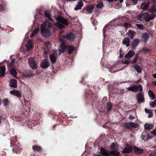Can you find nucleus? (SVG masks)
I'll return each instance as SVG.
<instances>
[{
    "instance_id": "nucleus-1",
    "label": "nucleus",
    "mask_w": 156,
    "mask_h": 156,
    "mask_svg": "<svg viewBox=\"0 0 156 156\" xmlns=\"http://www.w3.org/2000/svg\"><path fill=\"white\" fill-rule=\"evenodd\" d=\"M112 151H110L106 150L103 147H101L100 149V151L101 154L105 156H110L111 155H117V147L115 143H112L110 145Z\"/></svg>"
},
{
    "instance_id": "nucleus-2",
    "label": "nucleus",
    "mask_w": 156,
    "mask_h": 156,
    "mask_svg": "<svg viewBox=\"0 0 156 156\" xmlns=\"http://www.w3.org/2000/svg\"><path fill=\"white\" fill-rule=\"evenodd\" d=\"M51 27V24L48 22H45L41 24V32L43 36L46 37L50 35Z\"/></svg>"
},
{
    "instance_id": "nucleus-3",
    "label": "nucleus",
    "mask_w": 156,
    "mask_h": 156,
    "mask_svg": "<svg viewBox=\"0 0 156 156\" xmlns=\"http://www.w3.org/2000/svg\"><path fill=\"white\" fill-rule=\"evenodd\" d=\"M155 17L154 14L149 15L147 13L144 12L140 14L137 16V19L140 21L145 20L146 21H149L153 19Z\"/></svg>"
},
{
    "instance_id": "nucleus-4",
    "label": "nucleus",
    "mask_w": 156,
    "mask_h": 156,
    "mask_svg": "<svg viewBox=\"0 0 156 156\" xmlns=\"http://www.w3.org/2000/svg\"><path fill=\"white\" fill-rule=\"evenodd\" d=\"M58 21L55 23V25L60 29L63 28L64 25H67L68 22L67 20L61 16H58L57 18Z\"/></svg>"
},
{
    "instance_id": "nucleus-5",
    "label": "nucleus",
    "mask_w": 156,
    "mask_h": 156,
    "mask_svg": "<svg viewBox=\"0 0 156 156\" xmlns=\"http://www.w3.org/2000/svg\"><path fill=\"white\" fill-rule=\"evenodd\" d=\"M66 49H68V51L69 54L71 53L74 50L72 46H69L66 47L64 42L62 41L60 46V49H59V54L61 52H64Z\"/></svg>"
},
{
    "instance_id": "nucleus-6",
    "label": "nucleus",
    "mask_w": 156,
    "mask_h": 156,
    "mask_svg": "<svg viewBox=\"0 0 156 156\" xmlns=\"http://www.w3.org/2000/svg\"><path fill=\"white\" fill-rule=\"evenodd\" d=\"M127 89L133 92H136L138 90H139L140 93H142L143 90L141 84L137 85L134 84L128 87Z\"/></svg>"
},
{
    "instance_id": "nucleus-7",
    "label": "nucleus",
    "mask_w": 156,
    "mask_h": 156,
    "mask_svg": "<svg viewBox=\"0 0 156 156\" xmlns=\"http://www.w3.org/2000/svg\"><path fill=\"white\" fill-rule=\"evenodd\" d=\"M124 126L127 129L139 128V125L138 123H135L133 122H129L124 123Z\"/></svg>"
},
{
    "instance_id": "nucleus-8",
    "label": "nucleus",
    "mask_w": 156,
    "mask_h": 156,
    "mask_svg": "<svg viewBox=\"0 0 156 156\" xmlns=\"http://www.w3.org/2000/svg\"><path fill=\"white\" fill-rule=\"evenodd\" d=\"M29 64L31 68L34 69L37 68V65L34 57H30L28 59Z\"/></svg>"
},
{
    "instance_id": "nucleus-9",
    "label": "nucleus",
    "mask_w": 156,
    "mask_h": 156,
    "mask_svg": "<svg viewBox=\"0 0 156 156\" xmlns=\"http://www.w3.org/2000/svg\"><path fill=\"white\" fill-rule=\"evenodd\" d=\"M58 51L57 50H55L53 51L52 53L51 54L50 56V58L51 61L53 63H55L57 58L58 55Z\"/></svg>"
},
{
    "instance_id": "nucleus-10",
    "label": "nucleus",
    "mask_w": 156,
    "mask_h": 156,
    "mask_svg": "<svg viewBox=\"0 0 156 156\" xmlns=\"http://www.w3.org/2000/svg\"><path fill=\"white\" fill-rule=\"evenodd\" d=\"M112 26L110 24L106 25L103 30V34L104 36L105 35H108L110 32H112Z\"/></svg>"
},
{
    "instance_id": "nucleus-11",
    "label": "nucleus",
    "mask_w": 156,
    "mask_h": 156,
    "mask_svg": "<svg viewBox=\"0 0 156 156\" xmlns=\"http://www.w3.org/2000/svg\"><path fill=\"white\" fill-rule=\"evenodd\" d=\"M141 138L143 140L145 141L147 140L150 138L148 132L147 131L143 132L141 135Z\"/></svg>"
},
{
    "instance_id": "nucleus-12",
    "label": "nucleus",
    "mask_w": 156,
    "mask_h": 156,
    "mask_svg": "<svg viewBox=\"0 0 156 156\" xmlns=\"http://www.w3.org/2000/svg\"><path fill=\"white\" fill-rule=\"evenodd\" d=\"M50 63L48 60L46 59H44L41 64V66L44 69H46L50 66Z\"/></svg>"
},
{
    "instance_id": "nucleus-13",
    "label": "nucleus",
    "mask_w": 156,
    "mask_h": 156,
    "mask_svg": "<svg viewBox=\"0 0 156 156\" xmlns=\"http://www.w3.org/2000/svg\"><path fill=\"white\" fill-rule=\"evenodd\" d=\"M138 103L143 102L144 101V94L140 92L136 97Z\"/></svg>"
},
{
    "instance_id": "nucleus-14",
    "label": "nucleus",
    "mask_w": 156,
    "mask_h": 156,
    "mask_svg": "<svg viewBox=\"0 0 156 156\" xmlns=\"http://www.w3.org/2000/svg\"><path fill=\"white\" fill-rule=\"evenodd\" d=\"M74 35L72 34H68L67 35L62 36V38L66 39L69 41H72L74 38Z\"/></svg>"
},
{
    "instance_id": "nucleus-15",
    "label": "nucleus",
    "mask_w": 156,
    "mask_h": 156,
    "mask_svg": "<svg viewBox=\"0 0 156 156\" xmlns=\"http://www.w3.org/2000/svg\"><path fill=\"white\" fill-rule=\"evenodd\" d=\"M133 150V148L131 146L127 145L122 151L124 153H127L131 152Z\"/></svg>"
},
{
    "instance_id": "nucleus-16",
    "label": "nucleus",
    "mask_w": 156,
    "mask_h": 156,
    "mask_svg": "<svg viewBox=\"0 0 156 156\" xmlns=\"http://www.w3.org/2000/svg\"><path fill=\"white\" fill-rule=\"evenodd\" d=\"M135 54V52L133 50L129 51L125 56V58H130L133 57Z\"/></svg>"
},
{
    "instance_id": "nucleus-17",
    "label": "nucleus",
    "mask_w": 156,
    "mask_h": 156,
    "mask_svg": "<svg viewBox=\"0 0 156 156\" xmlns=\"http://www.w3.org/2000/svg\"><path fill=\"white\" fill-rule=\"evenodd\" d=\"M17 81L15 79H12L10 81L9 85L11 87L16 88L17 87Z\"/></svg>"
},
{
    "instance_id": "nucleus-18",
    "label": "nucleus",
    "mask_w": 156,
    "mask_h": 156,
    "mask_svg": "<svg viewBox=\"0 0 156 156\" xmlns=\"http://www.w3.org/2000/svg\"><path fill=\"white\" fill-rule=\"evenodd\" d=\"M10 93L11 94L15 95L18 98L21 96V94L20 91L16 90L11 91Z\"/></svg>"
},
{
    "instance_id": "nucleus-19",
    "label": "nucleus",
    "mask_w": 156,
    "mask_h": 156,
    "mask_svg": "<svg viewBox=\"0 0 156 156\" xmlns=\"http://www.w3.org/2000/svg\"><path fill=\"white\" fill-rule=\"evenodd\" d=\"M140 43V41L137 39H134L131 43V46L133 48H135Z\"/></svg>"
},
{
    "instance_id": "nucleus-20",
    "label": "nucleus",
    "mask_w": 156,
    "mask_h": 156,
    "mask_svg": "<svg viewBox=\"0 0 156 156\" xmlns=\"http://www.w3.org/2000/svg\"><path fill=\"white\" fill-rule=\"evenodd\" d=\"M8 68L10 72V74L12 75L14 77H16L17 73L15 69L14 68H10V67H8Z\"/></svg>"
},
{
    "instance_id": "nucleus-21",
    "label": "nucleus",
    "mask_w": 156,
    "mask_h": 156,
    "mask_svg": "<svg viewBox=\"0 0 156 156\" xmlns=\"http://www.w3.org/2000/svg\"><path fill=\"white\" fill-rule=\"evenodd\" d=\"M26 46L27 50H30L32 47V41L29 40Z\"/></svg>"
},
{
    "instance_id": "nucleus-22",
    "label": "nucleus",
    "mask_w": 156,
    "mask_h": 156,
    "mask_svg": "<svg viewBox=\"0 0 156 156\" xmlns=\"http://www.w3.org/2000/svg\"><path fill=\"white\" fill-rule=\"evenodd\" d=\"M83 5V3L81 1H80L78 2V4L76 5L74 8V9L76 10H77L81 9V7Z\"/></svg>"
},
{
    "instance_id": "nucleus-23",
    "label": "nucleus",
    "mask_w": 156,
    "mask_h": 156,
    "mask_svg": "<svg viewBox=\"0 0 156 156\" xmlns=\"http://www.w3.org/2000/svg\"><path fill=\"white\" fill-rule=\"evenodd\" d=\"M134 151L136 154H141L144 152V150L142 149H140L136 147H134Z\"/></svg>"
},
{
    "instance_id": "nucleus-24",
    "label": "nucleus",
    "mask_w": 156,
    "mask_h": 156,
    "mask_svg": "<svg viewBox=\"0 0 156 156\" xmlns=\"http://www.w3.org/2000/svg\"><path fill=\"white\" fill-rule=\"evenodd\" d=\"M154 125L152 124L146 123L144 125L145 129L147 130H150L153 129Z\"/></svg>"
},
{
    "instance_id": "nucleus-25",
    "label": "nucleus",
    "mask_w": 156,
    "mask_h": 156,
    "mask_svg": "<svg viewBox=\"0 0 156 156\" xmlns=\"http://www.w3.org/2000/svg\"><path fill=\"white\" fill-rule=\"evenodd\" d=\"M122 42L123 44L126 45L127 47H128L130 45V40L128 38H125Z\"/></svg>"
},
{
    "instance_id": "nucleus-26",
    "label": "nucleus",
    "mask_w": 156,
    "mask_h": 156,
    "mask_svg": "<svg viewBox=\"0 0 156 156\" xmlns=\"http://www.w3.org/2000/svg\"><path fill=\"white\" fill-rule=\"evenodd\" d=\"M5 68L4 66L0 68V76L2 77L5 75Z\"/></svg>"
},
{
    "instance_id": "nucleus-27",
    "label": "nucleus",
    "mask_w": 156,
    "mask_h": 156,
    "mask_svg": "<svg viewBox=\"0 0 156 156\" xmlns=\"http://www.w3.org/2000/svg\"><path fill=\"white\" fill-rule=\"evenodd\" d=\"M148 94L151 99L153 100L155 98V96L154 93L151 90H148Z\"/></svg>"
},
{
    "instance_id": "nucleus-28",
    "label": "nucleus",
    "mask_w": 156,
    "mask_h": 156,
    "mask_svg": "<svg viewBox=\"0 0 156 156\" xmlns=\"http://www.w3.org/2000/svg\"><path fill=\"white\" fill-rule=\"evenodd\" d=\"M135 33V32L134 31L129 30L128 32L127 33V34L129 37L131 39H133L134 37V35Z\"/></svg>"
},
{
    "instance_id": "nucleus-29",
    "label": "nucleus",
    "mask_w": 156,
    "mask_h": 156,
    "mask_svg": "<svg viewBox=\"0 0 156 156\" xmlns=\"http://www.w3.org/2000/svg\"><path fill=\"white\" fill-rule=\"evenodd\" d=\"M142 37L143 39V40L145 42H147L149 38V37L148 34L146 33L142 35Z\"/></svg>"
},
{
    "instance_id": "nucleus-30",
    "label": "nucleus",
    "mask_w": 156,
    "mask_h": 156,
    "mask_svg": "<svg viewBox=\"0 0 156 156\" xmlns=\"http://www.w3.org/2000/svg\"><path fill=\"white\" fill-rule=\"evenodd\" d=\"M134 67L138 73H140L141 69L140 66L138 65H135Z\"/></svg>"
},
{
    "instance_id": "nucleus-31",
    "label": "nucleus",
    "mask_w": 156,
    "mask_h": 156,
    "mask_svg": "<svg viewBox=\"0 0 156 156\" xmlns=\"http://www.w3.org/2000/svg\"><path fill=\"white\" fill-rule=\"evenodd\" d=\"M39 30V28L37 27L33 31L32 34L30 35L31 37H33L34 35L37 34Z\"/></svg>"
},
{
    "instance_id": "nucleus-32",
    "label": "nucleus",
    "mask_w": 156,
    "mask_h": 156,
    "mask_svg": "<svg viewBox=\"0 0 156 156\" xmlns=\"http://www.w3.org/2000/svg\"><path fill=\"white\" fill-rule=\"evenodd\" d=\"M139 55L137 54H136L135 55L134 57L132 60V62L133 63H136L138 58Z\"/></svg>"
},
{
    "instance_id": "nucleus-33",
    "label": "nucleus",
    "mask_w": 156,
    "mask_h": 156,
    "mask_svg": "<svg viewBox=\"0 0 156 156\" xmlns=\"http://www.w3.org/2000/svg\"><path fill=\"white\" fill-rule=\"evenodd\" d=\"M33 149L34 151H40L41 150V148L39 146H32Z\"/></svg>"
},
{
    "instance_id": "nucleus-34",
    "label": "nucleus",
    "mask_w": 156,
    "mask_h": 156,
    "mask_svg": "<svg viewBox=\"0 0 156 156\" xmlns=\"http://www.w3.org/2000/svg\"><path fill=\"white\" fill-rule=\"evenodd\" d=\"M45 16L49 19L52 20L51 17V16L50 13L48 11H46L44 12Z\"/></svg>"
},
{
    "instance_id": "nucleus-35",
    "label": "nucleus",
    "mask_w": 156,
    "mask_h": 156,
    "mask_svg": "<svg viewBox=\"0 0 156 156\" xmlns=\"http://www.w3.org/2000/svg\"><path fill=\"white\" fill-rule=\"evenodd\" d=\"M112 105L110 102H109L107 103L106 105V109L107 111H109L112 108Z\"/></svg>"
},
{
    "instance_id": "nucleus-36",
    "label": "nucleus",
    "mask_w": 156,
    "mask_h": 156,
    "mask_svg": "<svg viewBox=\"0 0 156 156\" xmlns=\"http://www.w3.org/2000/svg\"><path fill=\"white\" fill-rule=\"evenodd\" d=\"M94 6L93 5L89 6L87 8V11L89 12L90 13H91L93 10Z\"/></svg>"
},
{
    "instance_id": "nucleus-37",
    "label": "nucleus",
    "mask_w": 156,
    "mask_h": 156,
    "mask_svg": "<svg viewBox=\"0 0 156 156\" xmlns=\"http://www.w3.org/2000/svg\"><path fill=\"white\" fill-rule=\"evenodd\" d=\"M141 9H146L147 8V5L145 3H143L141 5Z\"/></svg>"
},
{
    "instance_id": "nucleus-38",
    "label": "nucleus",
    "mask_w": 156,
    "mask_h": 156,
    "mask_svg": "<svg viewBox=\"0 0 156 156\" xmlns=\"http://www.w3.org/2000/svg\"><path fill=\"white\" fill-rule=\"evenodd\" d=\"M15 61L14 59H12L9 63V65L8 66V67H10V66H14L15 64Z\"/></svg>"
},
{
    "instance_id": "nucleus-39",
    "label": "nucleus",
    "mask_w": 156,
    "mask_h": 156,
    "mask_svg": "<svg viewBox=\"0 0 156 156\" xmlns=\"http://www.w3.org/2000/svg\"><path fill=\"white\" fill-rule=\"evenodd\" d=\"M103 6V4L102 2H100L96 5L97 8H101Z\"/></svg>"
},
{
    "instance_id": "nucleus-40",
    "label": "nucleus",
    "mask_w": 156,
    "mask_h": 156,
    "mask_svg": "<svg viewBox=\"0 0 156 156\" xmlns=\"http://www.w3.org/2000/svg\"><path fill=\"white\" fill-rule=\"evenodd\" d=\"M151 11L152 12H156V5H153L151 9Z\"/></svg>"
},
{
    "instance_id": "nucleus-41",
    "label": "nucleus",
    "mask_w": 156,
    "mask_h": 156,
    "mask_svg": "<svg viewBox=\"0 0 156 156\" xmlns=\"http://www.w3.org/2000/svg\"><path fill=\"white\" fill-rule=\"evenodd\" d=\"M156 103L154 101L150 103V105L151 107L154 108L155 107Z\"/></svg>"
},
{
    "instance_id": "nucleus-42",
    "label": "nucleus",
    "mask_w": 156,
    "mask_h": 156,
    "mask_svg": "<svg viewBox=\"0 0 156 156\" xmlns=\"http://www.w3.org/2000/svg\"><path fill=\"white\" fill-rule=\"evenodd\" d=\"M136 25L138 28L140 29H142L144 28V27L142 25L136 24Z\"/></svg>"
},
{
    "instance_id": "nucleus-43",
    "label": "nucleus",
    "mask_w": 156,
    "mask_h": 156,
    "mask_svg": "<svg viewBox=\"0 0 156 156\" xmlns=\"http://www.w3.org/2000/svg\"><path fill=\"white\" fill-rule=\"evenodd\" d=\"M131 2L133 3V5H135L137 4L138 1L137 0H131Z\"/></svg>"
},
{
    "instance_id": "nucleus-44",
    "label": "nucleus",
    "mask_w": 156,
    "mask_h": 156,
    "mask_svg": "<svg viewBox=\"0 0 156 156\" xmlns=\"http://www.w3.org/2000/svg\"><path fill=\"white\" fill-rule=\"evenodd\" d=\"M116 21L115 20H113L110 23L112 25H114L115 24H116Z\"/></svg>"
},
{
    "instance_id": "nucleus-45",
    "label": "nucleus",
    "mask_w": 156,
    "mask_h": 156,
    "mask_svg": "<svg viewBox=\"0 0 156 156\" xmlns=\"http://www.w3.org/2000/svg\"><path fill=\"white\" fill-rule=\"evenodd\" d=\"M124 25L126 27H131V25L129 23H125Z\"/></svg>"
},
{
    "instance_id": "nucleus-46",
    "label": "nucleus",
    "mask_w": 156,
    "mask_h": 156,
    "mask_svg": "<svg viewBox=\"0 0 156 156\" xmlns=\"http://www.w3.org/2000/svg\"><path fill=\"white\" fill-rule=\"evenodd\" d=\"M3 102L6 105H7V103L9 102L8 99H4L3 100Z\"/></svg>"
},
{
    "instance_id": "nucleus-47",
    "label": "nucleus",
    "mask_w": 156,
    "mask_h": 156,
    "mask_svg": "<svg viewBox=\"0 0 156 156\" xmlns=\"http://www.w3.org/2000/svg\"><path fill=\"white\" fill-rule=\"evenodd\" d=\"M145 112L149 114L150 112H152L151 111V110L147 109L146 108L145 109Z\"/></svg>"
},
{
    "instance_id": "nucleus-48",
    "label": "nucleus",
    "mask_w": 156,
    "mask_h": 156,
    "mask_svg": "<svg viewBox=\"0 0 156 156\" xmlns=\"http://www.w3.org/2000/svg\"><path fill=\"white\" fill-rule=\"evenodd\" d=\"M151 133L154 135L156 136V128L155 129L153 130L152 132Z\"/></svg>"
},
{
    "instance_id": "nucleus-49",
    "label": "nucleus",
    "mask_w": 156,
    "mask_h": 156,
    "mask_svg": "<svg viewBox=\"0 0 156 156\" xmlns=\"http://www.w3.org/2000/svg\"><path fill=\"white\" fill-rule=\"evenodd\" d=\"M134 118H135L134 117H133L131 115H129V119L130 120H131V121Z\"/></svg>"
},
{
    "instance_id": "nucleus-50",
    "label": "nucleus",
    "mask_w": 156,
    "mask_h": 156,
    "mask_svg": "<svg viewBox=\"0 0 156 156\" xmlns=\"http://www.w3.org/2000/svg\"><path fill=\"white\" fill-rule=\"evenodd\" d=\"M149 115L148 116V118H150L151 117H152V116L153 115V112H150L149 113Z\"/></svg>"
},
{
    "instance_id": "nucleus-51",
    "label": "nucleus",
    "mask_w": 156,
    "mask_h": 156,
    "mask_svg": "<svg viewBox=\"0 0 156 156\" xmlns=\"http://www.w3.org/2000/svg\"><path fill=\"white\" fill-rule=\"evenodd\" d=\"M119 54H120L119 56L120 57V58H121L123 56V54H122V52L121 51V49H120V50Z\"/></svg>"
},
{
    "instance_id": "nucleus-52",
    "label": "nucleus",
    "mask_w": 156,
    "mask_h": 156,
    "mask_svg": "<svg viewBox=\"0 0 156 156\" xmlns=\"http://www.w3.org/2000/svg\"><path fill=\"white\" fill-rule=\"evenodd\" d=\"M123 63L124 64H126L128 65L129 63V61H128V60H126V61L123 62Z\"/></svg>"
},
{
    "instance_id": "nucleus-53",
    "label": "nucleus",
    "mask_w": 156,
    "mask_h": 156,
    "mask_svg": "<svg viewBox=\"0 0 156 156\" xmlns=\"http://www.w3.org/2000/svg\"><path fill=\"white\" fill-rule=\"evenodd\" d=\"M149 156H155V154L154 153H152L150 154Z\"/></svg>"
},
{
    "instance_id": "nucleus-54",
    "label": "nucleus",
    "mask_w": 156,
    "mask_h": 156,
    "mask_svg": "<svg viewBox=\"0 0 156 156\" xmlns=\"http://www.w3.org/2000/svg\"><path fill=\"white\" fill-rule=\"evenodd\" d=\"M108 2H112L114 1H116L117 0H107Z\"/></svg>"
},
{
    "instance_id": "nucleus-55",
    "label": "nucleus",
    "mask_w": 156,
    "mask_h": 156,
    "mask_svg": "<svg viewBox=\"0 0 156 156\" xmlns=\"http://www.w3.org/2000/svg\"><path fill=\"white\" fill-rule=\"evenodd\" d=\"M48 53V52L44 51V55L45 56H47Z\"/></svg>"
},
{
    "instance_id": "nucleus-56",
    "label": "nucleus",
    "mask_w": 156,
    "mask_h": 156,
    "mask_svg": "<svg viewBox=\"0 0 156 156\" xmlns=\"http://www.w3.org/2000/svg\"><path fill=\"white\" fill-rule=\"evenodd\" d=\"M45 44L46 45L48 46V45H49L50 44V43H49V42H46L45 43Z\"/></svg>"
},
{
    "instance_id": "nucleus-57",
    "label": "nucleus",
    "mask_w": 156,
    "mask_h": 156,
    "mask_svg": "<svg viewBox=\"0 0 156 156\" xmlns=\"http://www.w3.org/2000/svg\"><path fill=\"white\" fill-rule=\"evenodd\" d=\"M152 76L154 78L156 79V74H153Z\"/></svg>"
},
{
    "instance_id": "nucleus-58",
    "label": "nucleus",
    "mask_w": 156,
    "mask_h": 156,
    "mask_svg": "<svg viewBox=\"0 0 156 156\" xmlns=\"http://www.w3.org/2000/svg\"><path fill=\"white\" fill-rule=\"evenodd\" d=\"M94 156H102L100 154H95L94 155Z\"/></svg>"
},
{
    "instance_id": "nucleus-59",
    "label": "nucleus",
    "mask_w": 156,
    "mask_h": 156,
    "mask_svg": "<svg viewBox=\"0 0 156 156\" xmlns=\"http://www.w3.org/2000/svg\"><path fill=\"white\" fill-rule=\"evenodd\" d=\"M153 84L154 85H156V81L154 82Z\"/></svg>"
},
{
    "instance_id": "nucleus-60",
    "label": "nucleus",
    "mask_w": 156,
    "mask_h": 156,
    "mask_svg": "<svg viewBox=\"0 0 156 156\" xmlns=\"http://www.w3.org/2000/svg\"><path fill=\"white\" fill-rule=\"evenodd\" d=\"M119 0L120 3L122 2L123 1V0Z\"/></svg>"
},
{
    "instance_id": "nucleus-61",
    "label": "nucleus",
    "mask_w": 156,
    "mask_h": 156,
    "mask_svg": "<svg viewBox=\"0 0 156 156\" xmlns=\"http://www.w3.org/2000/svg\"><path fill=\"white\" fill-rule=\"evenodd\" d=\"M152 1L153 2H156V0H152Z\"/></svg>"
},
{
    "instance_id": "nucleus-62",
    "label": "nucleus",
    "mask_w": 156,
    "mask_h": 156,
    "mask_svg": "<svg viewBox=\"0 0 156 156\" xmlns=\"http://www.w3.org/2000/svg\"><path fill=\"white\" fill-rule=\"evenodd\" d=\"M119 152H118V156H120V155H119Z\"/></svg>"
},
{
    "instance_id": "nucleus-63",
    "label": "nucleus",
    "mask_w": 156,
    "mask_h": 156,
    "mask_svg": "<svg viewBox=\"0 0 156 156\" xmlns=\"http://www.w3.org/2000/svg\"><path fill=\"white\" fill-rule=\"evenodd\" d=\"M121 7V5H120L119 6H118V8H120V7Z\"/></svg>"
},
{
    "instance_id": "nucleus-64",
    "label": "nucleus",
    "mask_w": 156,
    "mask_h": 156,
    "mask_svg": "<svg viewBox=\"0 0 156 156\" xmlns=\"http://www.w3.org/2000/svg\"><path fill=\"white\" fill-rule=\"evenodd\" d=\"M154 101V102L156 103V100H155Z\"/></svg>"
}]
</instances>
